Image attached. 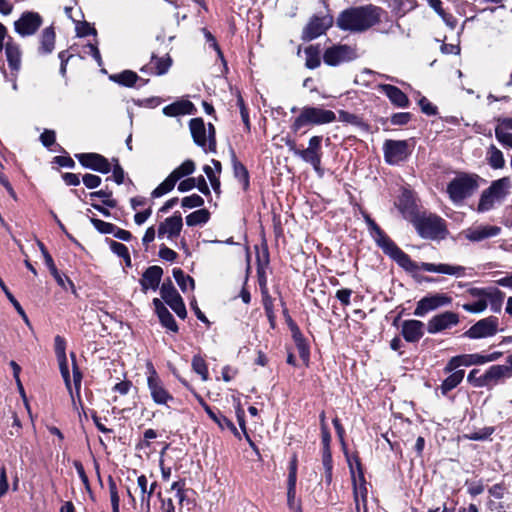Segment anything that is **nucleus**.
Returning a JSON list of instances; mask_svg holds the SVG:
<instances>
[{
    "label": "nucleus",
    "instance_id": "obj_1",
    "mask_svg": "<svg viewBox=\"0 0 512 512\" xmlns=\"http://www.w3.org/2000/svg\"><path fill=\"white\" fill-rule=\"evenodd\" d=\"M383 9L372 5L350 7L343 10L336 19V25L343 31L362 33L381 21Z\"/></svg>",
    "mask_w": 512,
    "mask_h": 512
},
{
    "label": "nucleus",
    "instance_id": "obj_2",
    "mask_svg": "<svg viewBox=\"0 0 512 512\" xmlns=\"http://www.w3.org/2000/svg\"><path fill=\"white\" fill-rule=\"evenodd\" d=\"M383 252L390 256L400 267L409 272L423 270L426 272L441 273L446 275L463 276L465 268L459 265L433 264L414 262L408 254L402 251L392 240L381 247Z\"/></svg>",
    "mask_w": 512,
    "mask_h": 512
},
{
    "label": "nucleus",
    "instance_id": "obj_3",
    "mask_svg": "<svg viewBox=\"0 0 512 512\" xmlns=\"http://www.w3.org/2000/svg\"><path fill=\"white\" fill-rule=\"evenodd\" d=\"M336 120L333 111L316 106H304L291 124V130L297 133L305 126L323 125Z\"/></svg>",
    "mask_w": 512,
    "mask_h": 512
},
{
    "label": "nucleus",
    "instance_id": "obj_4",
    "mask_svg": "<svg viewBox=\"0 0 512 512\" xmlns=\"http://www.w3.org/2000/svg\"><path fill=\"white\" fill-rule=\"evenodd\" d=\"M511 189V181L508 177L495 180L485 189L480 197L478 204L479 212L491 210L496 204H500L509 194Z\"/></svg>",
    "mask_w": 512,
    "mask_h": 512
},
{
    "label": "nucleus",
    "instance_id": "obj_5",
    "mask_svg": "<svg viewBox=\"0 0 512 512\" xmlns=\"http://www.w3.org/2000/svg\"><path fill=\"white\" fill-rule=\"evenodd\" d=\"M478 183L474 176L460 174L453 178L447 186V193L454 204L461 203L464 199L473 195L477 190Z\"/></svg>",
    "mask_w": 512,
    "mask_h": 512
},
{
    "label": "nucleus",
    "instance_id": "obj_6",
    "mask_svg": "<svg viewBox=\"0 0 512 512\" xmlns=\"http://www.w3.org/2000/svg\"><path fill=\"white\" fill-rule=\"evenodd\" d=\"M412 223L422 238L441 239L445 237L446 227L444 220L437 215H418Z\"/></svg>",
    "mask_w": 512,
    "mask_h": 512
},
{
    "label": "nucleus",
    "instance_id": "obj_7",
    "mask_svg": "<svg viewBox=\"0 0 512 512\" xmlns=\"http://www.w3.org/2000/svg\"><path fill=\"white\" fill-rule=\"evenodd\" d=\"M357 57L356 49L346 44L333 45L327 48L323 54L324 63L329 66H337Z\"/></svg>",
    "mask_w": 512,
    "mask_h": 512
},
{
    "label": "nucleus",
    "instance_id": "obj_8",
    "mask_svg": "<svg viewBox=\"0 0 512 512\" xmlns=\"http://www.w3.org/2000/svg\"><path fill=\"white\" fill-rule=\"evenodd\" d=\"M190 131L193 137L194 142L202 147L205 148L207 142H209V149L211 151L215 150L216 147V140H215V128L212 124H209V136L207 138L206 136V127L205 123L201 118H194L190 120L189 123Z\"/></svg>",
    "mask_w": 512,
    "mask_h": 512
},
{
    "label": "nucleus",
    "instance_id": "obj_9",
    "mask_svg": "<svg viewBox=\"0 0 512 512\" xmlns=\"http://www.w3.org/2000/svg\"><path fill=\"white\" fill-rule=\"evenodd\" d=\"M384 158L388 164L396 165L407 159L411 153L408 141L386 140L383 145Z\"/></svg>",
    "mask_w": 512,
    "mask_h": 512
},
{
    "label": "nucleus",
    "instance_id": "obj_10",
    "mask_svg": "<svg viewBox=\"0 0 512 512\" xmlns=\"http://www.w3.org/2000/svg\"><path fill=\"white\" fill-rule=\"evenodd\" d=\"M160 294L162 299L171 307L179 318H186L187 311L185 304L170 279L163 282L160 287Z\"/></svg>",
    "mask_w": 512,
    "mask_h": 512
},
{
    "label": "nucleus",
    "instance_id": "obj_11",
    "mask_svg": "<svg viewBox=\"0 0 512 512\" xmlns=\"http://www.w3.org/2000/svg\"><path fill=\"white\" fill-rule=\"evenodd\" d=\"M333 24V17L329 14L323 16L314 15L302 31L304 41L313 40L326 32Z\"/></svg>",
    "mask_w": 512,
    "mask_h": 512
},
{
    "label": "nucleus",
    "instance_id": "obj_12",
    "mask_svg": "<svg viewBox=\"0 0 512 512\" xmlns=\"http://www.w3.org/2000/svg\"><path fill=\"white\" fill-rule=\"evenodd\" d=\"M321 143L322 136H313L310 138L308 147L306 149L296 152V156L300 157L304 162L312 165L317 173H321Z\"/></svg>",
    "mask_w": 512,
    "mask_h": 512
},
{
    "label": "nucleus",
    "instance_id": "obj_13",
    "mask_svg": "<svg viewBox=\"0 0 512 512\" xmlns=\"http://www.w3.org/2000/svg\"><path fill=\"white\" fill-rule=\"evenodd\" d=\"M147 385L153 401L158 405H166L173 400V396L166 390L162 380L155 369L151 366L150 375L147 378Z\"/></svg>",
    "mask_w": 512,
    "mask_h": 512
},
{
    "label": "nucleus",
    "instance_id": "obj_14",
    "mask_svg": "<svg viewBox=\"0 0 512 512\" xmlns=\"http://www.w3.org/2000/svg\"><path fill=\"white\" fill-rule=\"evenodd\" d=\"M498 331V318L495 316H489L481 319L472 325L466 332L465 336L471 339H480L491 337Z\"/></svg>",
    "mask_w": 512,
    "mask_h": 512
},
{
    "label": "nucleus",
    "instance_id": "obj_15",
    "mask_svg": "<svg viewBox=\"0 0 512 512\" xmlns=\"http://www.w3.org/2000/svg\"><path fill=\"white\" fill-rule=\"evenodd\" d=\"M42 25V17L37 12L27 11L14 22L15 31L22 37L30 36L36 33Z\"/></svg>",
    "mask_w": 512,
    "mask_h": 512
},
{
    "label": "nucleus",
    "instance_id": "obj_16",
    "mask_svg": "<svg viewBox=\"0 0 512 512\" xmlns=\"http://www.w3.org/2000/svg\"><path fill=\"white\" fill-rule=\"evenodd\" d=\"M458 322L459 317L456 313L446 311L432 317L427 324V330L429 333L435 334L457 325Z\"/></svg>",
    "mask_w": 512,
    "mask_h": 512
},
{
    "label": "nucleus",
    "instance_id": "obj_17",
    "mask_svg": "<svg viewBox=\"0 0 512 512\" xmlns=\"http://www.w3.org/2000/svg\"><path fill=\"white\" fill-rule=\"evenodd\" d=\"M77 159L86 168L106 174L111 171L109 161L102 155L97 153H82L76 155Z\"/></svg>",
    "mask_w": 512,
    "mask_h": 512
},
{
    "label": "nucleus",
    "instance_id": "obj_18",
    "mask_svg": "<svg viewBox=\"0 0 512 512\" xmlns=\"http://www.w3.org/2000/svg\"><path fill=\"white\" fill-rule=\"evenodd\" d=\"M469 293L473 297H484L487 303L489 302L491 310L495 313L501 311L502 303L505 298V294L497 288H472Z\"/></svg>",
    "mask_w": 512,
    "mask_h": 512
},
{
    "label": "nucleus",
    "instance_id": "obj_19",
    "mask_svg": "<svg viewBox=\"0 0 512 512\" xmlns=\"http://www.w3.org/2000/svg\"><path fill=\"white\" fill-rule=\"evenodd\" d=\"M450 302L451 298L444 294H435L429 297H424L417 303L414 315L422 317L432 310L448 305Z\"/></svg>",
    "mask_w": 512,
    "mask_h": 512
},
{
    "label": "nucleus",
    "instance_id": "obj_20",
    "mask_svg": "<svg viewBox=\"0 0 512 512\" xmlns=\"http://www.w3.org/2000/svg\"><path fill=\"white\" fill-rule=\"evenodd\" d=\"M396 206L402 216L410 222L419 215L413 193L409 190H403L396 202Z\"/></svg>",
    "mask_w": 512,
    "mask_h": 512
},
{
    "label": "nucleus",
    "instance_id": "obj_21",
    "mask_svg": "<svg viewBox=\"0 0 512 512\" xmlns=\"http://www.w3.org/2000/svg\"><path fill=\"white\" fill-rule=\"evenodd\" d=\"M511 377L512 371L510 367L506 365H493L482 375L481 384H484V387H492L501 380Z\"/></svg>",
    "mask_w": 512,
    "mask_h": 512
},
{
    "label": "nucleus",
    "instance_id": "obj_22",
    "mask_svg": "<svg viewBox=\"0 0 512 512\" xmlns=\"http://www.w3.org/2000/svg\"><path fill=\"white\" fill-rule=\"evenodd\" d=\"M500 231L501 228L498 226L485 225L469 228L465 230L463 233L468 240L472 242H479L487 238L497 236L500 233Z\"/></svg>",
    "mask_w": 512,
    "mask_h": 512
},
{
    "label": "nucleus",
    "instance_id": "obj_23",
    "mask_svg": "<svg viewBox=\"0 0 512 512\" xmlns=\"http://www.w3.org/2000/svg\"><path fill=\"white\" fill-rule=\"evenodd\" d=\"M425 324L419 320H405L402 323V335L407 342H418L424 335Z\"/></svg>",
    "mask_w": 512,
    "mask_h": 512
},
{
    "label": "nucleus",
    "instance_id": "obj_24",
    "mask_svg": "<svg viewBox=\"0 0 512 512\" xmlns=\"http://www.w3.org/2000/svg\"><path fill=\"white\" fill-rule=\"evenodd\" d=\"M153 305L161 325L174 333L178 332V325L173 315L169 312L163 302L158 298H155L153 299Z\"/></svg>",
    "mask_w": 512,
    "mask_h": 512
},
{
    "label": "nucleus",
    "instance_id": "obj_25",
    "mask_svg": "<svg viewBox=\"0 0 512 512\" xmlns=\"http://www.w3.org/2000/svg\"><path fill=\"white\" fill-rule=\"evenodd\" d=\"M183 222L180 214H174L171 217L165 219L163 223L159 225L158 236L161 237L165 234L168 238H174L180 234Z\"/></svg>",
    "mask_w": 512,
    "mask_h": 512
},
{
    "label": "nucleus",
    "instance_id": "obj_26",
    "mask_svg": "<svg viewBox=\"0 0 512 512\" xmlns=\"http://www.w3.org/2000/svg\"><path fill=\"white\" fill-rule=\"evenodd\" d=\"M163 275V269L160 266H150L142 275L140 284L143 291L148 289L156 290L159 287L161 277Z\"/></svg>",
    "mask_w": 512,
    "mask_h": 512
},
{
    "label": "nucleus",
    "instance_id": "obj_27",
    "mask_svg": "<svg viewBox=\"0 0 512 512\" xmlns=\"http://www.w3.org/2000/svg\"><path fill=\"white\" fill-rule=\"evenodd\" d=\"M5 54L10 69L17 73L21 67V50L20 46L11 38L5 44Z\"/></svg>",
    "mask_w": 512,
    "mask_h": 512
},
{
    "label": "nucleus",
    "instance_id": "obj_28",
    "mask_svg": "<svg viewBox=\"0 0 512 512\" xmlns=\"http://www.w3.org/2000/svg\"><path fill=\"white\" fill-rule=\"evenodd\" d=\"M380 91H382L389 100L396 106L405 108L409 105V99L404 92L398 87L390 84L379 85Z\"/></svg>",
    "mask_w": 512,
    "mask_h": 512
},
{
    "label": "nucleus",
    "instance_id": "obj_29",
    "mask_svg": "<svg viewBox=\"0 0 512 512\" xmlns=\"http://www.w3.org/2000/svg\"><path fill=\"white\" fill-rule=\"evenodd\" d=\"M137 486L141 493V509L145 512L150 511V499L154 490L157 486L156 482H153L148 488V480L145 475H141L137 478Z\"/></svg>",
    "mask_w": 512,
    "mask_h": 512
},
{
    "label": "nucleus",
    "instance_id": "obj_30",
    "mask_svg": "<svg viewBox=\"0 0 512 512\" xmlns=\"http://www.w3.org/2000/svg\"><path fill=\"white\" fill-rule=\"evenodd\" d=\"M39 247H40L41 253H42V255H43V258H44L45 264L47 265V267H48V269H49L50 273L53 275V277H54V279L56 280V282H57L61 287L65 288V289H66V285H65V283L67 282V283H68V285H69L72 289H74V284H73V282H72L70 279H68V278H65V279H64V278L60 275V273H59L58 269L56 268V266H55V264H54V261H53V259H52L51 255L49 254V252L47 251V249L45 248V246H44L41 242H39Z\"/></svg>",
    "mask_w": 512,
    "mask_h": 512
},
{
    "label": "nucleus",
    "instance_id": "obj_31",
    "mask_svg": "<svg viewBox=\"0 0 512 512\" xmlns=\"http://www.w3.org/2000/svg\"><path fill=\"white\" fill-rule=\"evenodd\" d=\"M184 485L185 484L183 481L173 482L171 485V490L176 491L175 496L180 506L179 510L182 511V509L186 507V509L190 511L194 506V502L188 497V490L184 489Z\"/></svg>",
    "mask_w": 512,
    "mask_h": 512
},
{
    "label": "nucleus",
    "instance_id": "obj_32",
    "mask_svg": "<svg viewBox=\"0 0 512 512\" xmlns=\"http://www.w3.org/2000/svg\"><path fill=\"white\" fill-rule=\"evenodd\" d=\"M193 109V104L190 101H178L163 108V114L169 117H176L179 115L190 114Z\"/></svg>",
    "mask_w": 512,
    "mask_h": 512
},
{
    "label": "nucleus",
    "instance_id": "obj_33",
    "mask_svg": "<svg viewBox=\"0 0 512 512\" xmlns=\"http://www.w3.org/2000/svg\"><path fill=\"white\" fill-rule=\"evenodd\" d=\"M55 46V32L53 27L45 28L40 36L39 53L50 54L54 50Z\"/></svg>",
    "mask_w": 512,
    "mask_h": 512
},
{
    "label": "nucleus",
    "instance_id": "obj_34",
    "mask_svg": "<svg viewBox=\"0 0 512 512\" xmlns=\"http://www.w3.org/2000/svg\"><path fill=\"white\" fill-rule=\"evenodd\" d=\"M352 478H353V492H354V500L356 504V509L359 510L360 508V500L363 502L364 508L366 507V501H367V487L366 482L364 479V476L360 474L359 480L360 483L357 484L356 478L354 476V473L352 472Z\"/></svg>",
    "mask_w": 512,
    "mask_h": 512
},
{
    "label": "nucleus",
    "instance_id": "obj_35",
    "mask_svg": "<svg viewBox=\"0 0 512 512\" xmlns=\"http://www.w3.org/2000/svg\"><path fill=\"white\" fill-rule=\"evenodd\" d=\"M204 409L206 413L209 415V417L215 421L221 429H229L234 433V435H238V431L233 424V422L228 419L226 416L221 414L220 412L213 411L208 405H204Z\"/></svg>",
    "mask_w": 512,
    "mask_h": 512
},
{
    "label": "nucleus",
    "instance_id": "obj_36",
    "mask_svg": "<svg viewBox=\"0 0 512 512\" xmlns=\"http://www.w3.org/2000/svg\"><path fill=\"white\" fill-rule=\"evenodd\" d=\"M486 160L493 169H501L505 166L503 153L493 144L487 149Z\"/></svg>",
    "mask_w": 512,
    "mask_h": 512
},
{
    "label": "nucleus",
    "instance_id": "obj_37",
    "mask_svg": "<svg viewBox=\"0 0 512 512\" xmlns=\"http://www.w3.org/2000/svg\"><path fill=\"white\" fill-rule=\"evenodd\" d=\"M464 370H457L451 373L441 384V392L446 395L449 391L457 387L464 378Z\"/></svg>",
    "mask_w": 512,
    "mask_h": 512
},
{
    "label": "nucleus",
    "instance_id": "obj_38",
    "mask_svg": "<svg viewBox=\"0 0 512 512\" xmlns=\"http://www.w3.org/2000/svg\"><path fill=\"white\" fill-rule=\"evenodd\" d=\"M173 276H174L178 286L180 287V289L183 292H187L189 289L190 290L194 289V287H195L194 279L189 275H185L182 269L174 268Z\"/></svg>",
    "mask_w": 512,
    "mask_h": 512
},
{
    "label": "nucleus",
    "instance_id": "obj_39",
    "mask_svg": "<svg viewBox=\"0 0 512 512\" xmlns=\"http://www.w3.org/2000/svg\"><path fill=\"white\" fill-rule=\"evenodd\" d=\"M366 222L374 240L379 247H383V245L391 240L370 217H366Z\"/></svg>",
    "mask_w": 512,
    "mask_h": 512
},
{
    "label": "nucleus",
    "instance_id": "obj_40",
    "mask_svg": "<svg viewBox=\"0 0 512 512\" xmlns=\"http://www.w3.org/2000/svg\"><path fill=\"white\" fill-rule=\"evenodd\" d=\"M305 65L309 69H315L320 65V49L318 46L310 45L305 48Z\"/></svg>",
    "mask_w": 512,
    "mask_h": 512
},
{
    "label": "nucleus",
    "instance_id": "obj_41",
    "mask_svg": "<svg viewBox=\"0 0 512 512\" xmlns=\"http://www.w3.org/2000/svg\"><path fill=\"white\" fill-rule=\"evenodd\" d=\"M110 79L121 85L131 87L138 80V75L131 70H125L119 74L110 76Z\"/></svg>",
    "mask_w": 512,
    "mask_h": 512
},
{
    "label": "nucleus",
    "instance_id": "obj_42",
    "mask_svg": "<svg viewBox=\"0 0 512 512\" xmlns=\"http://www.w3.org/2000/svg\"><path fill=\"white\" fill-rule=\"evenodd\" d=\"M209 218L210 213L207 209H199L186 216V224L188 226L205 224L208 222Z\"/></svg>",
    "mask_w": 512,
    "mask_h": 512
},
{
    "label": "nucleus",
    "instance_id": "obj_43",
    "mask_svg": "<svg viewBox=\"0 0 512 512\" xmlns=\"http://www.w3.org/2000/svg\"><path fill=\"white\" fill-rule=\"evenodd\" d=\"M195 170V163L188 159L184 161L180 166L174 169L170 175L176 180H180L181 178L192 174Z\"/></svg>",
    "mask_w": 512,
    "mask_h": 512
},
{
    "label": "nucleus",
    "instance_id": "obj_44",
    "mask_svg": "<svg viewBox=\"0 0 512 512\" xmlns=\"http://www.w3.org/2000/svg\"><path fill=\"white\" fill-rule=\"evenodd\" d=\"M0 287L3 290V292L5 293L8 300L12 303V305L14 306V308L16 309L18 314L22 317V319L26 323V325L30 326V321H29L25 311L23 310L22 306L16 300V298L12 295V293L9 291V289L7 288V286L5 285V283L3 282V280L1 278H0Z\"/></svg>",
    "mask_w": 512,
    "mask_h": 512
},
{
    "label": "nucleus",
    "instance_id": "obj_45",
    "mask_svg": "<svg viewBox=\"0 0 512 512\" xmlns=\"http://www.w3.org/2000/svg\"><path fill=\"white\" fill-rule=\"evenodd\" d=\"M176 183L177 181L169 174V176L152 191V197L158 198L170 192L175 187Z\"/></svg>",
    "mask_w": 512,
    "mask_h": 512
},
{
    "label": "nucleus",
    "instance_id": "obj_46",
    "mask_svg": "<svg viewBox=\"0 0 512 512\" xmlns=\"http://www.w3.org/2000/svg\"><path fill=\"white\" fill-rule=\"evenodd\" d=\"M152 64L154 65L156 75H163L168 72L169 68L172 64V59L169 55L165 57L158 58L156 56H152Z\"/></svg>",
    "mask_w": 512,
    "mask_h": 512
},
{
    "label": "nucleus",
    "instance_id": "obj_47",
    "mask_svg": "<svg viewBox=\"0 0 512 512\" xmlns=\"http://www.w3.org/2000/svg\"><path fill=\"white\" fill-rule=\"evenodd\" d=\"M233 168L235 176L243 182L244 189H247L249 186V174L247 169L243 164L236 160L235 154L233 153Z\"/></svg>",
    "mask_w": 512,
    "mask_h": 512
},
{
    "label": "nucleus",
    "instance_id": "obj_48",
    "mask_svg": "<svg viewBox=\"0 0 512 512\" xmlns=\"http://www.w3.org/2000/svg\"><path fill=\"white\" fill-rule=\"evenodd\" d=\"M192 368L199 374L203 381L208 379V368L204 359L200 356H194L192 359Z\"/></svg>",
    "mask_w": 512,
    "mask_h": 512
},
{
    "label": "nucleus",
    "instance_id": "obj_49",
    "mask_svg": "<svg viewBox=\"0 0 512 512\" xmlns=\"http://www.w3.org/2000/svg\"><path fill=\"white\" fill-rule=\"evenodd\" d=\"M497 141L505 148H512V133L504 129L495 128Z\"/></svg>",
    "mask_w": 512,
    "mask_h": 512
},
{
    "label": "nucleus",
    "instance_id": "obj_50",
    "mask_svg": "<svg viewBox=\"0 0 512 512\" xmlns=\"http://www.w3.org/2000/svg\"><path fill=\"white\" fill-rule=\"evenodd\" d=\"M479 298L480 299L476 302L464 304L463 309L470 313L483 312L487 308L488 303L484 297H479Z\"/></svg>",
    "mask_w": 512,
    "mask_h": 512
},
{
    "label": "nucleus",
    "instance_id": "obj_51",
    "mask_svg": "<svg viewBox=\"0 0 512 512\" xmlns=\"http://www.w3.org/2000/svg\"><path fill=\"white\" fill-rule=\"evenodd\" d=\"M460 360L463 366L482 365L484 364V357L481 354H464L460 355Z\"/></svg>",
    "mask_w": 512,
    "mask_h": 512
},
{
    "label": "nucleus",
    "instance_id": "obj_52",
    "mask_svg": "<svg viewBox=\"0 0 512 512\" xmlns=\"http://www.w3.org/2000/svg\"><path fill=\"white\" fill-rule=\"evenodd\" d=\"M108 484H109L112 512H119L120 499H119L116 483L114 482V480L112 478H110Z\"/></svg>",
    "mask_w": 512,
    "mask_h": 512
},
{
    "label": "nucleus",
    "instance_id": "obj_53",
    "mask_svg": "<svg viewBox=\"0 0 512 512\" xmlns=\"http://www.w3.org/2000/svg\"><path fill=\"white\" fill-rule=\"evenodd\" d=\"M91 221L94 227L103 234H113L116 230V226L112 223H108L103 220L95 218H92Z\"/></svg>",
    "mask_w": 512,
    "mask_h": 512
},
{
    "label": "nucleus",
    "instance_id": "obj_54",
    "mask_svg": "<svg viewBox=\"0 0 512 512\" xmlns=\"http://www.w3.org/2000/svg\"><path fill=\"white\" fill-rule=\"evenodd\" d=\"M110 248L115 254H117L119 257L124 258L127 261V263L130 264V255L128 252V248L124 244L111 240Z\"/></svg>",
    "mask_w": 512,
    "mask_h": 512
},
{
    "label": "nucleus",
    "instance_id": "obj_55",
    "mask_svg": "<svg viewBox=\"0 0 512 512\" xmlns=\"http://www.w3.org/2000/svg\"><path fill=\"white\" fill-rule=\"evenodd\" d=\"M181 204L184 208L201 207L204 204V199L197 194H193V195L184 197L181 201Z\"/></svg>",
    "mask_w": 512,
    "mask_h": 512
},
{
    "label": "nucleus",
    "instance_id": "obj_56",
    "mask_svg": "<svg viewBox=\"0 0 512 512\" xmlns=\"http://www.w3.org/2000/svg\"><path fill=\"white\" fill-rule=\"evenodd\" d=\"M493 432V427H485L479 431H475L466 435V437L470 440L480 441L487 439Z\"/></svg>",
    "mask_w": 512,
    "mask_h": 512
},
{
    "label": "nucleus",
    "instance_id": "obj_57",
    "mask_svg": "<svg viewBox=\"0 0 512 512\" xmlns=\"http://www.w3.org/2000/svg\"><path fill=\"white\" fill-rule=\"evenodd\" d=\"M58 359H59L60 371H61L62 377L65 381V384H66L68 390L71 391L70 376H69V369H68L66 356H64V358H58Z\"/></svg>",
    "mask_w": 512,
    "mask_h": 512
},
{
    "label": "nucleus",
    "instance_id": "obj_58",
    "mask_svg": "<svg viewBox=\"0 0 512 512\" xmlns=\"http://www.w3.org/2000/svg\"><path fill=\"white\" fill-rule=\"evenodd\" d=\"M82 180L88 189L97 188L101 184V178L94 174H85Z\"/></svg>",
    "mask_w": 512,
    "mask_h": 512
},
{
    "label": "nucleus",
    "instance_id": "obj_59",
    "mask_svg": "<svg viewBox=\"0 0 512 512\" xmlns=\"http://www.w3.org/2000/svg\"><path fill=\"white\" fill-rule=\"evenodd\" d=\"M418 104L421 107V111L427 115H435L437 113V108L425 97H421Z\"/></svg>",
    "mask_w": 512,
    "mask_h": 512
},
{
    "label": "nucleus",
    "instance_id": "obj_60",
    "mask_svg": "<svg viewBox=\"0 0 512 512\" xmlns=\"http://www.w3.org/2000/svg\"><path fill=\"white\" fill-rule=\"evenodd\" d=\"M411 119V114L408 112L395 113L391 117V123L393 125H405Z\"/></svg>",
    "mask_w": 512,
    "mask_h": 512
},
{
    "label": "nucleus",
    "instance_id": "obj_61",
    "mask_svg": "<svg viewBox=\"0 0 512 512\" xmlns=\"http://www.w3.org/2000/svg\"><path fill=\"white\" fill-rule=\"evenodd\" d=\"M294 339H295L296 345L298 347L300 356L304 359L307 358L309 355V351L304 343V339H303L302 335L300 333H295Z\"/></svg>",
    "mask_w": 512,
    "mask_h": 512
},
{
    "label": "nucleus",
    "instance_id": "obj_62",
    "mask_svg": "<svg viewBox=\"0 0 512 512\" xmlns=\"http://www.w3.org/2000/svg\"><path fill=\"white\" fill-rule=\"evenodd\" d=\"M40 140L45 147H50L55 143V132L53 130H44L40 136Z\"/></svg>",
    "mask_w": 512,
    "mask_h": 512
},
{
    "label": "nucleus",
    "instance_id": "obj_63",
    "mask_svg": "<svg viewBox=\"0 0 512 512\" xmlns=\"http://www.w3.org/2000/svg\"><path fill=\"white\" fill-rule=\"evenodd\" d=\"M352 295V290L348 288L340 289L336 292V298L344 305L348 306L350 304V297Z\"/></svg>",
    "mask_w": 512,
    "mask_h": 512
},
{
    "label": "nucleus",
    "instance_id": "obj_64",
    "mask_svg": "<svg viewBox=\"0 0 512 512\" xmlns=\"http://www.w3.org/2000/svg\"><path fill=\"white\" fill-rule=\"evenodd\" d=\"M54 341H55V352L57 354V357L64 358V356H66V354H65L66 342H65L64 338L57 335L55 337Z\"/></svg>",
    "mask_w": 512,
    "mask_h": 512
}]
</instances>
